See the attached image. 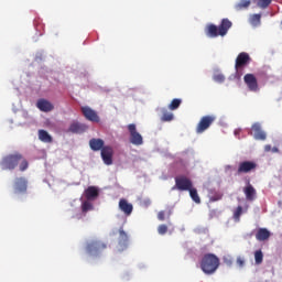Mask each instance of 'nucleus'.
<instances>
[{
    "mask_svg": "<svg viewBox=\"0 0 282 282\" xmlns=\"http://www.w3.org/2000/svg\"><path fill=\"white\" fill-rule=\"evenodd\" d=\"M85 195H86L87 199H96V197H98V188H96L94 186H89L85 191Z\"/></svg>",
    "mask_w": 282,
    "mask_h": 282,
    "instance_id": "obj_23",
    "label": "nucleus"
},
{
    "mask_svg": "<svg viewBox=\"0 0 282 282\" xmlns=\"http://www.w3.org/2000/svg\"><path fill=\"white\" fill-rule=\"evenodd\" d=\"M107 245L102 241L93 240L86 245V252L90 257H98L102 250H106Z\"/></svg>",
    "mask_w": 282,
    "mask_h": 282,
    "instance_id": "obj_4",
    "label": "nucleus"
},
{
    "mask_svg": "<svg viewBox=\"0 0 282 282\" xmlns=\"http://www.w3.org/2000/svg\"><path fill=\"white\" fill-rule=\"evenodd\" d=\"M208 197L209 202H219L224 197V194L221 192L210 191Z\"/></svg>",
    "mask_w": 282,
    "mask_h": 282,
    "instance_id": "obj_26",
    "label": "nucleus"
},
{
    "mask_svg": "<svg viewBox=\"0 0 282 282\" xmlns=\"http://www.w3.org/2000/svg\"><path fill=\"white\" fill-rule=\"evenodd\" d=\"M162 117L161 120L162 122H171L173 120L174 116L173 112H170L166 108L161 109Z\"/></svg>",
    "mask_w": 282,
    "mask_h": 282,
    "instance_id": "obj_24",
    "label": "nucleus"
},
{
    "mask_svg": "<svg viewBox=\"0 0 282 282\" xmlns=\"http://www.w3.org/2000/svg\"><path fill=\"white\" fill-rule=\"evenodd\" d=\"M213 78L215 83H224V80H226V77L224 76V74H216L214 75Z\"/></svg>",
    "mask_w": 282,
    "mask_h": 282,
    "instance_id": "obj_35",
    "label": "nucleus"
},
{
    "mask_svg": "<svg viewBox=\"0 0 282 282\" xmlns=\"http://www.w3.org/2000/svg\"><path fill=\"white\" fill-rule=\"evenodd\" d=\"M272 234L267 228H259L256 232L257 241H268Z\"/></svg>",
    "mask_w": 282,
    "mask_h": 282,
    "instance_id": "obj_19",
    "label": "nucleus"
},
{
    "mask_svg": "<svg viewBox=\"0 0 282 282\" xmlns=\"http://www.w3.org/2000/svg\"><path fill=\"white\" fill-rule=\"evenodd\" d=\"M237 264L239 265V268H243V265L246 264V260L239 257L237 258Z\"/></svg>",
    "mask_w": 282,
    "mask_h": 282,
    "instance_id": "obj_37",
    "label": "nucleus"
},
{
    "mask_svg": "<svg viewBox=\"0 0 282 282\" xmlns=\"http://www.w3.org/2000/svg\"><path fill=\"white\" fill-rule=\"evenodd\" d=\"M250 0H240L235 4V10L237 12H241V10H248V8H250Z\"/></svg>",
    "mask_w": 282,
    "mask_h": 282,
    "instance_id": "obj_21",
    "label": "nucleus"
},
{
    "mask_svg": "<svg viewBox=\"0 0 282 282\" xmlns=\"http://www.w3.org/2000/svg\"><path fill=\"white\" fill-rule=\"evenodd\" d=\"M219 268V258L213 253H206L200 261V269L205 274H215Z\"/></svg>",
    "mask_w": 282,
    "mask_h": 282,
    "instance_id": "obj_3",
    "label": "nucleus"
},
{
    "mask_svg": "<svg viewBox=\"0 0 282 282\" xmlns=\"http://www.w3.org/2000/svg\"><path fill=\"white\" fill-rule=\"evenodd\" d=\"M249 135H252L254 140H265L268 138V134H265V131L261 128V123L256 122L251 126V131L249 132Z\"/></svg>",
    "mask_w": 282,
    "mask_h": 282,
    "instance_id": "obj_9",
    "label": "nucleus"
},
{
    "mask_svg": "<svg viewBox=\"0 0 282 282\" xmlns=\"http://www.w3.org/2000/svg\"><path fill=\"white\" fill-rule=\"evenodd\" d=\"M82 210L83 213H88V210H94V205H91V203L86 200L82 204Z\"/></svg>",
    "mask_w": 282,
    "mask_h": 282,
    "instance_id": "obj_31",
    "label": "nucleus"
},
{
    "mask_svg": "<svg viewBox=\"0 0 282 282\" xmlns=\"http://www.w3.org/2000/svg\"><path fill=\"white\" fill-rule=\"evenodd\" d=\"M252 61L250 58V55L246 52L240 53L236 58L235 69L236 72H239L241 68L246 67V65H249V63Z\"/></svg>",
    "mask_w": 282,
    "mask_h": 282,
    "instance_id": "obj_11",
    "label": "nucleus"
},
{
    "mask_svg": "<svg viewBox=\"0 0 282 282\" xmlns=\"http://www.w3.org/2000/svg\"><path fill=\"white\" fill-rule=\"evenodd\" d=\"M270 3H272V0H256V6L262 10H265Z\"/></svg>",
    "mask_w": 282,
    "mask_h": 282,
    "instance_id": "obj_29",
    "label": "nucleus"
},
{
    "mask_svg": "<svg viewBox=\"0 0 282 282\" xmlns=\"http://www.w3.org/2000/svg\"><path fill=\"white\" fill-rule=\"evenodd\" d=\"M88 129H89V127H87V124H85V123L73 122V123H70V126L68 128V132L69 133H85V131H87Z\"/></svg>",
    "mask_w": 282,
    "mask_h": 282,
    "instance_id": "obj_17",
    "label": "nucleus"
},
{
    "mask_svg": "<svg viewBox=\"0 0 282 282\" xmlns=\"http://www.w3.org/2000/svg\"><path fill=\"white\" fill-rule=\"evenodd\" d=\"M119 209L121 213L127 215V217H129V215H131V213H133V205L131 203H129L128 199L121 198L119 200Z\"/></svg>",
    "mask_w": 282,
    "mask_h": 282,
    "instance_id": "obj_16",
    "label": "nucleus"
},
{
    "mask_svg": "<svg viewBox=\"0 0 282 282\" xmlns=\"http://www.w3.org/2000/svg\"><path fill=\"white\" fill-rule=\"evenodd\" d=\"M193 188V181L185 175H180L175 177V185L172 191H191Z\"/></svg>",
    "mask_w": 282,
    "mask_h": 282,
    "instance_id": "obj_5",
    "label": "nucleus"
},
{
    "mask_svg": "<svg viewBox=\"0 0 282 282\" xmlns=\"http://www.w3.org/2000/svg\"><path fill=\"white\" fill-rule=\"evenodd\" d=\"M264 151L265 153H270V151H272V145L270 144L264 145Z\"/></svg>",
    "mask_w": 282,
    "mask_h": 282,
    "instance_id": "obj_38",
    "label": "nucleus"
},
{
    "mask_svg": "<svg viewBox=\"0 0 282 282\" xmlns=\"http://www.w3.org/2000/svg\"><path fill=\"white\" fill-rule=\"evenodd\" d=\"M243 213V207L238 206L234 213V219H236V221H239V219L241 218V215Z\"/></svg>",
    "mask_w": 282,
    "mask_h": 282,
    "instance_id": "obj_32",
    "label": "nucleus"
},
{
    "mask_svg": "<svg viewBox=\"0 0 282 282\" xmlns=\"http://www.w3.org/2000/svg\"><path fill=\"white\" fill-rule=\"evenodd\" d=\"M0 166L2 171H14L19 166L20 171H28L30 163L23 154L15 152L13 154H7L0 161Z\"/></svg>",
    "mask_w": 282,
    "mask_h": 282,
    "instance_id": "obj_1",
    "label": "nucleus"
},
{
    "mask_svg": "<svg viewBox=\"0 0 282 282\" xmlns=\"http://www.w3.org/2000/svg\"><path fill=\"white\" fill-rule=\"evenodd\" d=\"M180 105H182V99H173L171 104L169 105V109L171 111H175V109H180Z\"/></svg>",
    "mask_w": 282,
    "mask_h": 282,
    "instance_id": "obj_28",
    "label": "nucleus"
},
{
    "mask_svg": "<svg viewBox=\"0 0 282 282\" xmlns=\"http://www.w3.org/2000/svg\"><path fill=\"white\" fill-rule=\"evenodd\" d=\"M89 147L91 151H101L107 145H105V141L102 139L93 138L89 140Z\"/></svg>",
    "mask_w": 282,
    "mask_h": 282,
    "instance_id": "obj_18",
    "label": "nucleus"
},
{
    "mask_svg": "<svg viewBox=\"0 0 282 282\" xmlns=\"http://www.w3.org/2000/svg\"><path fill=\"white\" fill-rule=\"evenodd\" d=\"M243 80L249 91H259V83L253 74H246Z\"/></svg>",
    "mask_w": 282,
    "mask_h": 282,
    "instance_id": "obj_13",
    "label": "nucleus"
},
{
    "mask_svg": "<svg viewBox=\"0 0 282 282\" xmlns=\"http://www.w3.org/2000/svg\"><path fill=\"white\" fill-rule=\"evenodd\" d=\"M243 193L249 202H253L254 197H257V189L250 185V182H248V186L245 187Z\"/></svg>",
    "mask_w": 282,
    "mask_h": 282,
    "instance_id": "obj_20",
    "label": "nucleus"
},
{
    "mask_svg": "<svg viewBox=\"0 0 282 282\" xmlns=\"http://www.w3.org/2000/svg\"><path fill=\"white\" fill-rule=\"evenodd\" d=\"M128 131L130 133L131 144H134V147H141V144H144L142 134H140V132H138V129L135 128V123H130L128 126Z\"/></svg>",
    "mask_w": 282,
    "mask_h": 282,
    "instance_id": "obj_6",
    "label": "nucleus"
},
{
    "mask_svg": "<svg viewBox=\"0 0 282 282\" xmlns=\"http://www.w3.org/2000/svg\"><path fill=\"white\" fill-rule=\"evenodd\" d=\"M101 160L106 166H111L113 164V148L106 145L101 150Z\"/></svg>",
    "mask_w": 282,
    "mask_h": 282,
    "instance_id": "obj_10",
    "label": "nucleus"
},
{
    "mask_svg": "<svg viewBox=\"0 0 282 282\" xmlns=\"http://www.w3.org/2000/svg\"><path fill=\"white\" fill-rule=\"evenodd\" d=\"M119 239L123 243H127V241H129V236H127V232H124V229L119 230Z\"/></svg>",
    "mask_w": 282,
    "mask_h": 282,
    "instance_id": "obj_33",
    "label": "nucleus"
},
{
    "mask_svg": "<svg viewBox=\"0 0 282 282\" xmlns=\"http://www.w3.org/2000/svg\"><path fill=\"white\" fill-rule=\"evenodd\" d=\"M189 192V197L195 202V204H202V198H199V194L197 193V189L193 186L187 189Z\"/></svg>",
    "mask_w": 282,
    "mask_h": 282,
    "instance_id": "obj_25",
    "label": "nucleus"
},
{
    "mask_svg": "<svg viewBox=\"0 0 282 282\" xmlns=\"http://www.w3.org/2000/svg\"><path fill=\"white\" fill-rule=\"evenodd\" d=\"M82 113L86 118V120H89L90 122H100V117L90 107H82Z\"/></svg>",
    "mask_w": 282,
    "mask_h": 282,
    "instance_id": "obj_14",
    "label": "nucleus"
},
{
    "mask_svg": "<svg viewBox=\"0 0 282 282\" xmlns=\"http://www.w3.org/2000/svg\"><path fill=\"white\" fill-rule=\"evenodd\" d=\"M14 195L28 193V180L25 177H17L13 184Z\"/></svg>",
    "mask_w": 282,
    "mask_h": 282,
    "instance_id": "obj_8",
    "label": "nucleus"
},
{
    "mask_svg": "<svg viewBox=\"0 0 282 282\" xmlns=\"http://www.w3.org/2000/svg\"><path fill=\"white\" fill-rule=\"evenodd\" d=\"M249 23L253 28H259V25H261V13L250 15Z\"/></svg>",
    "mask_w": 282,
    "mask_h": 282,
    "instance_id": "obj_22",
    "label": "nucleus"
},
{
    "mask_svg": "<svg viewBox=\"0 0 282 282\" xmlns=\"http://www.w3.org/2000/svg\"><path fill=\"white\" fill-rule=\"evenodd\" d=\"M158 232H159V235H166V232H169V226L160 225L158 227Z\"/></svg>",
    "mask_w": 282,
    "mask_h": 282,
    "instance_id": "obj_34",
    "label": "nucleus"
},
{
    "mask_svg": "<svg viewBox=\"0 0 282 282\" xmlns=\"http://www.w3.org/2000/svg\"><path fill=\"white\" fill-rule=\"evenodd\" d=\"M158 219L159 221H164V219H166L165 213L163 210L159 212Z\"/></svg>",
    "mask_w": 282,
    "mask_h": 282,
    "instance_id": "obj_36",
    "label": "nucleus"
},
{
    "mask_svg": "<svg viewBox=\"0 0 282 282\" xmlns=\"http://www.w3.org/2000/svg\"><path fill=\"white\" fill-rule=\"evenodd\" d=\"M215 116H204L200 118L199 122L196 126V133H204L207 129H210L213 122H215Z\"/></svg>",
    "mask_w": 282,
    "mask_h": 282,
    "instance_id": "obj_7",
    "label": "nucleus"
},
{
    "mask_svg": "<svg viewBox=\"0 0 282 282\" xmlns=\"http://www.w3.org/2000/svg\"><path fill=\"white\" fill-rule=\"evenodd\" d=\"M39 138L41 142H52V135H50V133L45 130H39Z\"/></svg>",
    "mask_w": 282,
    "mask_h": 282,
    "instance_id": "obj_27",
    "label": "nucleus"
},
{
    "mask_svg": "<svg viewBox=\"0 0 282 282\" xmlns=\"http://www.w3.org/2000/svg\"><path fill=\"white\" fill-rule=\"evenodd\" d=\"M254 260L257 265H261V263H263V251L257 250L254 252Z\"/></svg>",
    "mask_w": 282,
    "mask_h": 282,
    "instance_id": "obj_30",
    "label": "nucleus"
},
{
    "mask_svg": "<svg viewBox=\"0 0 282 282\" xmlns=\"http://www.w3.org/2000/svg\"><path fill=\"white\" fill-rule=\"evenodd\" d=\"M232 29V21L228 18H224L219 25L207 23L205 25V34L207 36H226L228 32Z\"/></svg>",
    "mask_w": 282,
    "mask_h": 282,
    "instance_id": "obj_2",
    "label": "nucleus"
},
{
    "mask_svg": "<svg viewBox=\"0 0 282 282\" xmlns=\"http://www.w3.org/2000/svg\"><path fill=\"white\" fill-rule=\"evenodd\" d=\"M271 151H272V153H279V148H276V147L271 148Z\"/></svg>",
    "mask_w": 282,
    "mask_h": 282,
    "instance_id": "obj_39",
    "label": "nucleus"
},
{
    "mask_svg": "<svg viewBox=\"0 0 282 282\" xmlns=\"http://www.w3.org/2000/svg\"><path fill=\"white\" fill-rule=\"evenodd\" d=\"M257 169V164L253 161H243L240 162L237 170V175H241L243 173H251Z\"/></svg>",
    "mask_w": 282,
    "mask_h": 282,
    "instance_id": "obj_12",
    "label": "nucleus"
},
{
    "mask_svg": "<svg viewBox=\"0 0 282 282\" xmlns=\"http://www.w3.org/2000/svg\"><path fill=\"white\" fill-rule=\"evenodd\" d=\"M37 109L43 111L44 113H50V111H54V105L50 102L47 99H39L36 102Z\"/></svg>",
    "mask_w": 282,
    "mask_h": 282,
    "instance_id": "obj_15",
    "label": "nucleus"
}]
</instances>
